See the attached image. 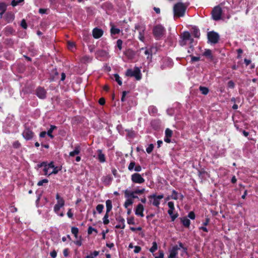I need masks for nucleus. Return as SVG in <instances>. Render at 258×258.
Here are the masks:
<instances>
[{
    "label": "nucleus",
    "instance_id": "nucleus-1",
    "mask_svg": "<svg viewBox=\"0 0 258 258\" xmlns=\"http://www.w3.org/2000/svg\"><path fill=\"white\" fill-rule=\"evenodd\" d=\"M39 168L43 167L44 174L45 175L49 176L51 174H56L58 173L59 169L57 167H55L53 162L49 163L43 162L37 165Z\"/></svg>",
    "mask_w": 258,
    "mask_h": 258
},
{
    "label": "nucleus",
    "instance_id": "nucleus-2",
    "mask_svg": "<svg viewBox=\"0 0 258 258\" xmlns=\"http://www.w3.org/2000/svg\"><path fill=\"white\" fill-rule=\"evenodd\" d=\"M187 5L181 3L175 4L173 7V13L174 19L183 17L185 12Z\"/></svg>",
    "mask_w": 258,
    "mask_h": 258
},
{
    "label": "nucleus",
    "instance_id": "nucleus-3",
    "mask_svg": "<svg viewBox=\"0 0 258 258\" xmlns=\"http://www.w3.org/2000/svg\"><path fill=\"white\" fill-rule=\"evenodd\" d=\"M55 198L56 200V203L54 206L53 211L58 216L63 217L64 216V214L63 212H60V209L64 206V200L58 194L56 195Z\"/></svg>",
    "mask_w": 258,
    "mask_h": 258
},
{
    "label": "nucleus",
    "instance_id": "nucleus-4",
    "mask_svg": "<svg viewBox=\"0 0 258 258\" xmlns=\"http://www.w3.org/2000/svg\"><path fill=\"white\" fill-rule=\"evenodd\" d=\"M135 30H138L139 32V39L142 42H144L145 40V35L146 33V26L144 24H138L135 25Z\"/></svg>",
    "mask_w": 258,
    "mask_h": 258
},
{
    "label": "nucleus",
    "instance_id": "nucleus-5",
    "mask_svg": "<svg viewBox=\"0 0 258 258\" xmlns=\"http://www.w3.org/2000/svg\"><path fill=\"white\" fill-rule=\"evenodd\" d=\"M181 248L182 249V251L186 252V249L183 246V244L181 242H179V245H175L170 250V254L168 256V258H176V255L178 253V251Z\"/></svg>",
    "mask_w": 258,
    "mask_h": 258
},
{
    "label": "nucleus",
    "instance_id": "nucleus-6",
    "mask_svg": "<svg viewBox=\"0 0 258 258\" xmlns=\"http://www.w3.org/2000/svg\"><path fill=\"white\" fill-rule=\"evenodd\" d=\"M163 198V195L157 196L155 194H153L148 197V198L149 199V203L156 207H159V206L160 203V201Z\"/></svg>",
    "mask_w": 258,
    "mask_h": 258
},
{
    "label": "nucleus",
    "instance_id": "nucleus-7",
    "mask_svg": "<svg viewBox=\"0 0 258 258\" xmlns=\"http://www.w3.org/2000/svg\"><path fill=\"white\" fill-rule=\"evenodd\" d=\"M125 75L126 76L134 77L137 80L141 79V71L138 67H135L134 70L128 69L126 72Z\"/></svg>",
    "mask_w": 258,
    "mask_h": 258
},
{
    "label": "nucleus",
    "instance_id": "nucleus-8",
    "mask_svg": "<svg viewBox=\"0 0 258 258\" xmlns=\"http://www.w3.org/2000/svg\"><path fill=\"white\" fill-rule=\"evenodd\" d=\"M153 33L156 38L159 39L164 34L165 29L162 25H157L153 28Z\"/></svg>",
    "mask_w": 258,
    "mask_h": 258
},
{
    "label": "nucleus",
    "instance_id": "nucleus-9",
    "mask_svg": "<svg viewBox=\"0 0 258 258\" xmlns=\"http://www.w3.org/2000/svg\"><path fill=\"white\" fill-rule=\"evenodd\" d=\"M181 40H180V44L182 46L186 45L187 42L191 44L193 42V39L191 38L190 33L188 32H184L181 34Z\"/></svg>",
    "mask_w": 258,
    "mask_h": 258
},
{
    "label": "nucleus",
    "instance_id": "nucleus-10",
    "mask_svg": "<svg viewBox=\"0 0 258 258\" xmlns=\"http://www.w3.org/2000/svg\"><path fill=\"white\" fill-rule=\"evenodd\" d=\"M208 38L211 43L215 44L218 42L219 35L217 33L211 31L208 33Z\"/></svg>",
    "mask_w": 258,
    "mask_h": 258
},
{
    "label": "nucleus",
    "instance_id": "nucleus-11",
    "mask_svg": "<svg viewBox=\"0 0 258 258\" xmlns=\"http://www.w3.org/2000/svg\"><path fill=\"white\" fill-rule=\"evenodd\" d=\"M131 180L133 182L137 184H142L145 181V179L139 173H135L132 175Z\"/></svg>",
    "mask_w": 258,
    "mask_h": 258
},
{
    "label": "nucleus",
    "instance_id": "nucleus-12",
    "mask_svg": "<svg viewBox=\"0 0 258 258\" xmlns=\"http://www.w3.org/2000/svg\"><path fill=\"white\" fill-rule=\"evenodd\" d=\"M212 17L214 20L217 21L221 19L222 9L219 6L215 7L212 11Z\"/></svg>",
    "mask_w": 258,
    "mask_h": 258
},
{
    "label": "nucleus",
    "instance_id": "nucleus-13",
    "mask_svg": "<svg viewBox=\"0 0 258 258\" xmlns=\"http://www.w3.org/2000/svg\"><path fill=\"white\" fill-rule=\"evenodd\" d=\"M34 133L29 128H25L22 133L23 138L26 140H30L33 137Z\"/></svg>",
    "mask_w": 258,
    "mask_h": 258
},
{
    "label": "nucleus",
    "instance_id": "nucleus-14",
    "mask_svg": "<svg viewBox=\"0 0 258 258\" xmlns=\"http://www.w3.org/2000/svg\"><path fill=\"white\" fill-rule=\"evenodd\" d=\"M168 206L169 209L168 211V214L170 216L172 221H174L177 217V214H173V211L174 210V203L172 202H169Z\"/></svg>",
    "mask_w": 258,
    "mask_h": 258
},
{
    "label": "nucleus",
    "instance_id": "nucleus-15",
    "mask_svg": "<svg viewBox=\"0 0 258 258\" xmlns=\"http://www.w3.org/2000/svg\"><path fill=\"white\" fill-rule=\"evenodd\" d=\"M36 95L39 98L44 99L46 97V91L43 88L39 87L36 90Z\"/></svg>",
    "mask_w": 258,
    "mask_h": 258
},
{
    "label": "nucleus",
    "instance_id": "nucleus-16",
    "mask_svg": "<svg viewBox=\"0 0 258 258\" xmlns=\"http://www.w3.org/2000/svg\"><path fill=\"white\" fill-rule=\"evenodd\" d=\"M144 209V206L142 204H139L136 209V211H135L136 214L137 215L141 216V217H144V214H143Z\"/></svg>",
    "mask_w": 258,
    "mask_h": 258
},
{
    "label": "nucleus",
    "instance_id": "nucleus-17",
    "mask_svg": "<svg viewBox=\"0 0 258 258\" xmlns=\"http://www.w3.org/2000/svg\"><path fill=\"white\" fill-rule=\"evenodd\" d=\"M117 220L118 221L119 224L118 225H116L115 228H117V229H119V228L124 229V227H125L124 219L121 217H119L117 219Z\"/></svg>",
    "mask_w": 258,
    "mask_h": 258
},
{
    "label": "nucleus",
    "instance_id": "nucleus-18",
    "mask_svg": "<svg viewBox=\"0 0 258 258\" xmlns=\"http://www.w3.org/2000/svg\"><path fill=\"white\" fill-rule=\"evenodd\" d=\"M124 195L125 198H128L130 197L132 198L133 199L138 198V197L136 196L134 191H130L126 189L124 191Z\"/></svg>",
    "mask_w": 258,
    "mask_h": 258
},
{
    "label": "nucleus",
    "instance_id": "nucleus-19",
    "mask_svg": "<svg viewBox=\"0 0 258 258\" xmlns=\"http://www.w3.org/2000/svg\"><path fill=\"white\" fill-rule=\"evenodd\" d=\"M98 55L99 56L103 57L105 59L109 57L108 52L104 50L100 51L99 52Z\"/></svg>",
    "mask_w": 258,
    "mask_h": 258
},
{
    "label": "nucleus",
    "instance_id": "nucleus-20",
    "mask_svg": "<svg viewBox=\"0 0 258 258\" xmlns=\"http://www.w3.org/2000/svg\"><path fill=\"white\" fill-rule=\"evenodd\" d=\"M14 15L11 13H7L6 15V20L8 23L12 22L14 20Z\"/></svg>",
    "mask_w": 258,
    "mask_h": 258
},
{
    "label": "nucleus",
    "instance_id": "nucleus-21",
    "mask_svg": "<svg viewBox=\"0 0 258 258\" xmlns=\"http://www.w3.org/2000/svg\"><path fill=\"white\" fill-rule=\"evenodd\" d=\"M56 128V126L54 125H51L50 128L47 132V135L51 139L53 138V136L52 135L53 131Z\"/></svg>",
    "mask_w": 258,
    "mask_h": 258
},
{
    "label": "nucleus",
    "instance_id": "nucleus-22",
    "mask_svg": "<svg viewBox=\"0 0 258 258\" xmlns=\"http://www.w3.org/2000/svg\"><path fill=\"white\" fill-rule=\"evenodd\" d=\"M181 222L183 225L186 227H188L190 224V220L187 217H183L181 218Z\"/></svg>",
    "mask_w": 258,
    "mask_h": 258
},
{
    "label": "nucleus",
    "instance_id": "nucleus-23",
    "mask_svg": "<svg viewBox=\"0 0 258 258\" xmlns=\"http://www.w3.org/2000/svg\"><path fill=\"white\" fill-rule=\"evenodd\" d=\"M80 152V147L79 146H76L75 150L70 153V156H74L76 155H78Z\"/></svg>",
    "mask_w": 258,
    "mask_h": 258
},
{
    "label": "nucleus",
    "instance_id": "nucleus-24",
    "mask_svg": "<svg viewBox=\"0 0 258 258\" xmlns=\"http://www.w3.org/2000/svg\"><path fill=\"white\" fill-rule=\"evenodd\" d=\"M106 212L109 213L112 209V202L110 200H108L106 202Z\"/></svg>",
    "mask_w": 258,
    "mask_h": 258
},
{
    "label": "nucleus",
    "instance_id": "nucleus-25",
    "mask_svg": "<svg viewBox=\"0 0 258 258\" xmlns=\"http://www.w3.org/2000/svg\"><path fill=\"white\" fill-rule=\"evenodd\" d=\"M98 158L99 161L101 163L104 162L106 160L104 154H103L101 151H99V153L98 155Z\"/></svg>",
    "mask_w": 258,
    "mask_h": 258
},
{
    "label": "nucleus",
    "instance_id": "nucleus-26",
    "mask_svg": "<svg viewBox=\"0 0 258 258\" xmlns=\"http://www.w3.org/2000/svg\"><path fill=\"white\" fill-rule=\"evenodd\" d=\"M112 180V178L110 176H106L103 178V181L106 184H109L111 181Z\"/></svg>",
    "mask_w": 258,
    "mask_h": 258
},
{
    "label": "nucleus",
    "instance_id": "nucleus-27",
    "mask_svg": "<svg viewBox=\"0 0 258 258\" xmlns=\"http://www.w3.org/2000/svg\"><path fill=\"white\" fill-rule=\"evenodd\" d=\"M71 232L74 235L76 238H78V233L79 232V229L78 228L75 227H73L71 228Z\"/></svg>",
    "mask_w": 258,
    "mask_h": 258
},
{
    "label": "nucleus",
    "instance_id": "nucleus-28",
    "mask_svg": "<svg viewBox=\"0 0 258 258\" xmlns=\"http://www.w3.org/2000/svg\"><path fill=\"white\" fill-rule=\"evenodd\" d=\"M204 55L205 56H206V57H208V58H210V59H212V57H212V52H211V50H210V49H207V50H206L204 52Z\"/></svg>",
    "mask_w": 258,
    "mask_h": 258
},
{
    "label": "nucleus",
    "instance_id": "nucleus-29",
    "mask_svg": "<svg viewBox=\"0 0 258 258\" xmlns=\"http://www.w3.org/2000/svg\"><path fill=\"white\" fill-rule=\"evenodd\" d=\"M199 89L202 93L204 95H207L209 92V89L207 87L201 86Z\"/></svg>",
    "mask_w": 258,
    "mask_h": 258
},
{
    "label": "nucleus",
    "instance_id": "nucleus-30",
    "mask_svg": "<svg viewBox=\"0 0 258 258\" xmlns=\"http://www.w3.org/2000/svg\"><path fill=\"white\" fill-rule=\"evenodd\" d=\"M133 203V201L131 199H127L124 203V206L125 208H127L130 206H131Z\"/></svg>",
    "mask_w": 258,
    "mask_h": 258
},
{
    "label": "nucleus",
    "instance_id": "nucleus-31",
    "mask_svg": "<svg viewBox=\"0 0 258 258\" xmlns=\"http://www.w3.org/2000/svg\"><path fill=\"white\" fill-rule=\"evenodd\" d=\"M7 10V5L3 2H0V11L5 12Z\"/></svg>",
    "mask_w": 258,
    "mask_h": 258
},
{
    "label": "nucleus",
    "instance_id": "nucleus-32",
    "mask_svg": "<svg viewBox=\"0 0 258 258\" xmlns=\"http://www.w3.org/2000/svg\"><path fill=\"white\" fill-rule=\"evenodd\" d=\"M157 249V244L156 242H153V245L150 249V251L151 252H154Z\"/></svg>",
    "mask_w": 258,
    "mask_h": 258
},
{
    "label": "nucleus",
    "instance_id": "nucleus-33",
    "mask_svg": "<svg viewBox=\"0 0 258 258\" xmlns=\"http://www.w3.org/2000/svg\"><path fill=\"white\" fill-rule=\"evenodd\" d=\"M75 43L73 42L69 41L68 42V47L69 49L71 51H73L75 48Z\"/></svg>",
    "mask_w": 258,
    "mask_h": 258
},
{
    "label": "nucleus",
    "instance_id": "nucleus-34",
    "mask_svg": "<svg viewBox=\"0 0 258 258\" xmlns=\"http://www.w3.org/2000/svg\"><path fill=\"white\" fill-rule=\"evenodd\" d=\"M120 32V30L118 28L112 27L111 29V33L112 34H118Z\"/></svg>",
    "mask_w": 258,
    "mask_h": 258
},
{
    "label": "nucleus",
    "instance_id": "nucleus-35",
    "mask_svg": "<svg viewBox=\"0 0 258 258\" xmlns=\"http://www.w3.org/2000/svg\"><path fill=\"white\" fill-rule=\"evenodd\" d=\"M114 77L115 81L117 82L118 85H122V82L120 80V77L119 76V75L118 74H115L114 75Z\"/></svg>",
    "mask_w": 258,
    "mask_h": 258
},
{
    "label": "nucleus",
    "instance_id": "nucleus-36",
    "mask_svg": "<svg viewBox=\"0 0 258 258\" xmlns=\"http://www.w3.org/2000/svg\"><path fill=\"white\" fill-rule=\"evenodd\" d=\"M145 191V188L136 189L134 190V192L135 193V195L136 194L141 195V194H143Z\"/></svg>",
    "mask_w": 258,
    "mask_h": 258
},
{
    "label": "nucleus",
    "instance_id": "nucleus-37",
    "mask_svg": "<svg viewBox=\"0 0 258 258\" xmlns=\"http://www.w3.org/2000/svg\"><path fill=\"white\" fill-rule=\"evenodd\" d=\"M172 134V131L169 128H166L165 130V136H167V137H171Z\"/></svg>",
    "mask_w": 258,
    "mask_h": 258
},
{
    "label": "nucleus",
    "instance_id": "nucleus-38",
    "mask_svg": "<svg viewBox=\"0 0 258 258\" xmlns=\"http://www.w3.org/2000/svg\"><path fill=\"white\" fill-rule=\"evenodd\" d=\"M136 165V163L134 161H132L128 166V170L130 171H132L134 169V168L135 169V166Z\"/></svg>",
    "mask_w": 258,
    "mask_h": 258
},
{
    "label": "nucleus",
    "instance_id": "nucleus-39",
    "mask_svg": "<svg viewBox=\"0 0 258 258\" xmlns=\"http://www.w3.org/2000/svg\"><path fill=\"white\" fill-rule=\"evenodd\" d=\"M23 2L24 0H13L11 4L13 7H15L18 5L19 4L22 3Z\"/></svg>",
    "mask_w": 258,
    "mask_h": 258
},
{
    "label": "nucleus",
    "instance_id": "nucleus-40",
    "mask_svg": "<svg viewBox=\"0 0 258 258\" xmlns=\"http://www.w3.org/2000/svg\"><path fill=\"white\" fill-rule=\"evenodd\" d=\"M171 199L173 200H177L178 199V193L174 190L172 191V194L171 195Z\"/></svg>",
    "mask_w": 258,
    "mask_h": 258
},
{
    "label": "nucleus",
    "instance_id": "nucleus-41",
    "mask_svg": "<svg viewBox=\"0 0 258 258\" xmlns=\"http://www.w3.org/2000/svg\"><path fill=\"white\" fill-rule=\"evenodd\" d=\"M48 182V180L47 179H43L41 180H40L38 183H37V185L38 186H42L43 185L44 183H47Z\"/></svg>",
    "mask_w": 258,
    "mask_h": 258
},
{
    "label": "nucleus",
    "instance_id": "nucleus-42",
    "mask_svg": "<svg viewBox=\"0 0 258 258\" xmlns=\"http://www.w3.org/2000/svg\"><path fill=\"white\" fill-rule=\"evenodd\" d=\"M103 223L104 224H107L109 223L108 213L106 212V214L103 218Z\"/></svg>",
    "mask_w": 258,
    "mask_h": 258
},
{
    "label": "nucleus",
    "instance_id": "nucleus-43",
    "mask_svg": "<svg viewBox=\"0 0 258 258\" xmlns=\"http://www.w3.org/2000/svg\"><path fill=\"white\" fill-rule=\"evenodd\" d=\"M117 47L120 50L122 49V41L121 39H118L116 42Z\"/></svg>",
    "mask_w": 258,
    "mask_h": 258
},
{
    "label": "nucleus",
    "instance_id": "nucleus-44",
    "mask_svg": "<svg viewBox=\"0 0 258 258\" xmlns=\"http://www.w3.org/2000/svg\"><path fill=\"white\" fill-rule=\"evenodd\" d=\"M153 148H154V145L152 144H150L148 147V148L146 149L147 152L149 154L151 153L152 152Z\"/></svg>",
    "mask_w": 258,
    "mask_h": 258
},
{
    "label": "nucleus",
    "instance_id": "nucleus-45",
    "mask_svg": "<svg viewBox=\"0 0 258 258\" xmlns=\"http://www.w3.org/2000/svg\"><path fill=\"white\" fill-rule=\"evenodd\" d=\"M97 256V251H94L93 253L86 256V258H95Z\"/></svg>",
    "mask_w": 258,
    "mask_h": 258
},
{
    "label": "nucleus",
    "instance_id": "nucleus-46",
    "mask_svg": "<svg viewBox=\"0 0 258 258\" xmlns=\"http://www.w3.org/2000/svg\"><path fill=\"white\" fill-rule=\"evenodd\" d=\"M228 87L231 89H233L235 87V84L233 81H230L227 83Z\"/></svg>",
    "mask_w": 258,
    "mask_h": 258
},
{
    "label": "nucleus",
    "instance_id": "nucleus-47",
    "mask_svg": "<svg viewBox=\"0 0 258 258\" xmlns=\"http://www.w3.org/2000/svg\"><path fill=\"white\" fill-rule=\"evenodd\" d=\"M194 35L195 37L199 38L200 35V33L199 30L196 28L194 29Z\"/></svg>",
    "mask_w": 258,
    "mask_h": 258
},
{
    "label": "nucleus",
    "instance_id": "nucleus-48",
    "mask_svg": "<svg viewBox=\"0 0 258 258\" xmlns=\"http://www.w3.org/2000/svg\"><path fill=\"white\" fill-rule=\"evenodd\" d=\"M21 26L22 28L26 29L27 27L26 22L24 19L22 20L21 23Z\"/></svg>",
    "mask_w": 258,
    "mask_h": 258
},
{
    "label": "nucleus",
    "instance_id": "nucleus-49",
    "mask_svg": "<svg viewBox=\"0 0 258 258\" xmlns=\"http://www.w3.org/2000/svg\"><path fill=\"white\" fill-rule=\"evenodd\" d=\"M93 231L97 232L95 228H93L91 226H90L88 228V234H92Z\"/></svg>",
    "mask_w": 258,
    "mask_h": 258
},
{
    "label": "nucleus",
    "instance_id": "nucleus-50",
    "mask_svg": "<svg viewBox=\"0 0 258 258\" xmlns=\"http://www.w3.org/2000/svg\"><path fill=\"white\" fill-rule=\"evenodd\" d=\"M50 255L52 258H55L57 255V252L55 250H53L50 252Z\"/></svg>",
    "mask_w": 258,
    "mask_h": 258
},
{
    "label": "nucleus",
    "instance_id": "nucleus-51",
    "mask_svg": "<svg viewBox=\"0 0 258 258\" xmlns=\"http://www.w3.org/2000/svg\"><path fill=\"white\" fill-rule=\"evenodd\" d=\"M67 215L70 218H72L73 217V213L72 212V209H69L67 212Z\"/></svg>",
    "mask_w": 258,
    "mask_h": 258
},
{
    "label": "nucleus",
    "instance_id": "nucleus-52",
    "mask_svg": "<svg viewBox=\"0 0 258 258\" xmlns=\"http://www.w3.org/2000/svg\"><path fill=\"white\" fill-rule=\"evenodd\" d=\"M188 217L190 218L191 219H195V213L193 212H190L188 215Z\"/></svg>",
    "mask_w": 258,
    "mask_h": 258
},
{
    "label": "nucleus",
    "instance_id": "nucleus-53",
    "mask_svg": "<svg viewBox=\"0 0 258 258\" xmlns=\"http://www.w3.org/2000/svg\"><path fill=\"white\" fill-rule=\"evenodd\" d=\"M145 54L147 55V58H151L152 54H150L149 51L148 49L145 50Z\"/></svg>",
    "mask_w": 258,
    "mask_h": 258
},
{
    "label": "nucleus",
    "instance_id": "nucleus-54",
    "mask_svg": "<svg viewBox=\"0 0 258 258\" xmlns=\"http://www.w3.org/2000/svg\"><path fill=\"white\" fill-rule=\"evenodd\" d=\"M127 223L128 224H135L134 219L133 218H130L127 219Z\"/></svg>",
    "mask_w": 258,
    "mask_h": 258
},
{
    "label": "nucleus",
    "instance_id": "nucleus-55",
    "mask_svg": "<svg viewBox=\"0 0 258 258\" xmlns=\"http://www.w3.org/2000/svg\"><path fill=\"white\" fill-rule=\"evenodd\" d=\"M104 206L103 205H98V212L99 213H101L103 209Z\"/></svg>",
    "mask_w": 258,
    "mask_h": 258
},
{
    "label": "nucleus",
    "instance_id": "nucleus-56",
    "mask_svg": "<svg viewBox=\"0 0 258 258\" xmlns=\"http://www.w3.org/2000/svg\"><path fill=\"white\" fill-rule=\"evenodd\" d=\"M20 144L18 141H15L13 143V147L15 148H18L20 147Z\"/></svg>",
    "mask_w": 258,
    "mask_h": 258
},
{
    "label": "nucleus",
    "instance_id": "nucleus-57",
    "mask_svg": "<svg viewBox=\"0 0 258 258\" xmlns=\"http://www.w3.org/2000/svg\"><path fill=\"white\" fill-rule=\"evenodd\" d=\"M93 36L94 38L97 39V27H95L93 30Z\"/></svg>",
    "mask_w": 258,
    "mask_h": 258
},
{
    "label": "nucleus",
    "instance_id": "nucleus-58",
    "mask_svg": "<svg viewBox=\"0 0 258 258\" xmlns=\"http://www.w3.org/2000/svg\"><path fill=\"white\" fill-rule=\"evenodd\" d=\"M141 248L140 246H136L135 247L134 252L135 253H138L141 251Z\"/></svg>",
    "mask_w": 258,
    "mask_h": 258
},
{
    "label": "nucleus",
    "instance_id": "nucleus-59",
    "mask_svg": "<svg viewBox=\"0 0 258 258\" xmlns=\"http://www.w3.org/2000/svg\"><path fill=\"white\" fill-rule=\"evenodd\" d=\"M135 171L137 172H140L142 170L141 166L139 165L136 166L134 169Z\"/></svg>",
    "mask_w": 258,
    "mask_h": 258
},
{
    "label": "nucleus",
    "instance_id": "nucleus-60",
    "mask_svg": "<svg viewBox=\"0 0 258 258\" xmlns=\"http://www.w3.org/2000/svg\"><path fill=\"white\" fill-rule=\"evenodd\" d=\"M74 243L75 244H76L77 245H78L79 246H80L82 245V241H81V239L75 241Z\"/></svg>",
    "mask_w": 258,
    "mask_h": 258
},
{
    "label": "nucleus",
    "instance_id": "nucleus-61",
    "mask_svg": "<svg viewBox=\"0 0 258 258\" xmlns=\"http://www.w3.org/2000/svg\"><path fill=\"white\" fill-rule=\"evenodd\" d=\"M63 254L65 257H67L69 255V250L67 248L63 249Z\"/></svg>",
    "mask_w": 258,
    "mask_h": 258
},
{
    "label": "nucleus",
    "instance_id": "nucleus-62",
    "mask_svg": "<svg viewBox=\"0 0 258 258\" xmlns=\"http://www.w3.org/2000/svg\"><path fill=\"white\" fill-rule=\"evenodd\" d=\"M99 103L100 105H104L105 103V100L104 98H101L99 100Z\"/></svg>",
    "mask_w": 258,
    "mask_h": 258
},
{
    "label": "nucleus",
    "instance_id": "nucleus-63",
    "mask_svg": "<svg viewBox=\"0 0 258 258\" xmlns=\"http://www.w3.org/2000/svg\"><path fill=\"white\" fill-rule=\"evenodd\" d=\"M103 34L102 30L98 29V38L101 37Z\"/></svg>",
    "mask_w": 258,
    "mask_h": 258
},
{
    "label": "nucleus",
    "instance_id": "nucleus-64",
    "mask_svg": "<svg viewBox=\"0 0 258 258\" xmlns=\"http://www.w3.org/2000/svg\"><path fill=\"white\" fill-rule=\"evenodd\" d=\"M47 134V133L45 131L42 132L40 133L39 136L40 138H44Z\"/></svg>",
    "mask_w": 258,
    "mask_h": 258
}]
</instances>
